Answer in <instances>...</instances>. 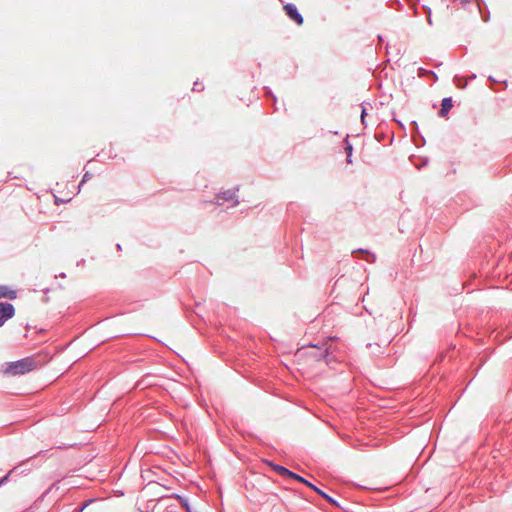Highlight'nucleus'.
I'll return each mask as SVG.
<instances>
[{
  "label": "nucleus",
  "mask_w": 512,
  "mask_h": 512,
  "mask_svg": "<svg viewBox=\"0 0 512 512\" xmlns=\"http://www.w3.org/2000/svg\"><path fill=\"white\" fill-rule=\"evenodd\" d=\"M221 198L227 201H232L235 198V193L231 191L224 192Z\"/></svg>",
  "instance_id": "nucleus-9"
},
{
  "label": "nucleus",
  "mask_w": 512,
  "mask_h": 512,
  "mask_svg": "<svg viewBox=\"0 0 512 512\" xmlns=\"http://www.w3.org/2000/svg\"><path fill=\"white\" fill-rule=\"evenodd\" d=\"M86 179H89V176H88V174H87V173H86V174H84L83 181H85Z\"/></svg>",
  "instance_id": "nucleus-13"
},
{
  "label": "nucleus",
  "mask_w": 512,
  "mask_h": 512,
  "mask_svg": "<svg viewBox=\"0 0 512 512\" xmlns=\"http://www.w3.org/2000/svg\"><path fill=\"white\" fill-rule=\"evenodd\" d=\"M270 466L272 467V469L275 472H277L279 475H281L283 477L293 478L301 483H306V480L303 477L289 471L287 468H285L283 466L272 464V463H270Z\"/></svg>",
  "instance_id": "nucleus-4"
},
{
  "label": "nucleus",
  "mask_w": 512,
  "mask_h": 512,
  "mask_svg": "<svg viewBox=\"0 0 512 512\" xmlns=\"http://www.w3.org/2000/svg\"><path fill=\"white\" fill-rule=\"evenodd\" d=\"M452 99L451 98H444L441 103V109H440V116L444 117L448 114L450 109L452 108Z\"/></svg>",
  "instance_id": "nucleus-6"
},
{
  "label": "nucleus",
  "mask_w": 512,
  "mask_h": 512,
  "mask_svg": "<svg viewBox=\"0 0 512 512\" xmlns=\"http://www.w3.org/2000/svg\"><path fill=\"white\" fill-rule=\"evenodd\" d=\"M86 179H89V176H88V174H87V173H86V174H84L83 181H85Z\"/></svg>",
  "instance_id": "nucleus-12"
},
{
  "label": "nucleus",
  "mask_w": 512,
  "mask_h": 512,
  "mask_svg": "<svg viewBox=\"0 0 512 512\" xmlns=\"http://www.w3.org/2000/svg\"><path fill=\"white\" fill-rule=\"evenodd\" d=\"M304 484L307 485L308 487H310L311 489H313L314 491H316L319 495H321L323 498H325L327 501H329L333 505H338L337 502L334 499L329 497L326 493H324L322 490H320L319 488H317L316 486H314L313 484H311L307 480H306V483H304Z\"/></svg>",
  "instance_id": "nucleus-8"
},
{
  "label": "nucleus",
  "mask_w": 512,
  "mask_h": 512,
  "mask_svg": "<svg viewBox=\"0 0 512 512\" xmlns=\"http://www.w3.org/2000/svg\"><path fill=\"white\" fill-rule=\"evenodd\" d=\"M345 150L347 152V162L351 163L352 162L351 155H352L353 148H352V145L349 142H347Z\"/></svg>",
  "instance_id": "nucleus-10"
},
{
  "label": "nucleus",
  "mask_w": 512,
  "mask_h": 512,
  "mask_svg": "<svg viewBox=\"0 0 512 512\" xmlns=\"http://www.w3.org/2000/svg\"><path fill=\"white\" fill-rule=\"evenodd\" d=\"M284 10L290 19L295 21L298 25L303 23V17L297 11V8L293 4H286Z\"/></svg>",
  "instance_id": "nucleus-5"
},
{
  "label": "nucleus",
  "mask_w": 512,
  "mask_h": 512,
  "mask_svg": "<svg viewBox=\"0 0 512 512\" xmlns=\"http://www.w3.org/2000/svg\"><path fill=\"white\" fill-rule=\"evenodd\" d=\"M327 350L315 345H310L298 349L295 357L303 368H310L314 362L321 361L325 358Z\"/></svg>",
  "instance_id": "nucleus-1"
},
{
  "label": "nucleus",
  "mask_w": 512,
  "mask_h": 512,
  "mask_svg": "<svg viewBox=\"0 0 512 512\" xmlns=\"http://www.w3.org/2000/svg\"><path fill=\"white\" fill-rule=\"evenodd\" d=\"M14 306L7 302L0 303V326H2L6 320L14 316Z\"/></svg>",
  "instance_id": "nucleus-3"
},
{
  "label": "nucleus",
  "mask_w": 512,
  "mask_h": 512,
  "mask_svg": "<svg viewBox=\"0 0 512 512\" xmlns=\"http://www.w3.org/2000/svg\"><path fill=\"white\" fill-rule=\"evenodd\" d=\"M365 114H366V112H365V109L363 108L362 109V113H361V121H362V123L365 122Z\"/></svg>",
  "instance_id": "nucleus-11"
},
{
  "label": "nucleus",
  "mask_w": 512,
  "mask_h": 512,
  "mask_svg": "<svg viewBox=\"0 0 512 512\" xmlns=\"http://www.w3.org/2000/svg\"><path fill=\"white\" fill-rule=\"evenodd\" d=\"M17 297V293L14 290L9 289L6 286H0V299L1 298H7V299H15Z\"/></svg>",
  "instance_id": "nucleus-7"
},
{
  "label": "nucleus",
  "mask_w": 512,
  "mask_h": 512,
  "mask_svg": "<svg viewBox=\"0 0 512 512\" xmlns=\"http://www.w3.org/2000/svg\"><path fill=\"white\" fill-rule=\"evenodd\" d=\"M37 364L33 358L27 357L15 362H11L6 367L4 373L7 375H21L33 371Z\"/></svg>",
  "instance_id": "nucleus-2"
}]
</instances>
